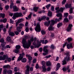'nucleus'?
I'll return each instance as SVG.
<instances>
[{
	"label": "nucleus",
	"mask_w": 74,
	"mask_h": 74,
	"mask_svg": "<svg viewBox=\"0 0 74 74\" xmlns=\"http://www.w3.org/2000/svg\"><path fill=\"white\" fill-rule=\"evenodd\" d=\"M10 23H14V21H12V20L11 19H10Z\"/></svg>",
	"instance_id": "obj_61"
},
{
	"label": "nucleus",
	"mask_w": 74,
	"mask_h": 74,
	"mask_svg": "<svg viewBox=\"0 0 74 74\" xmlns=\"http://www.w3.org/2000/svg\"><path fill=\"white\" fill-rule=\"evenodd\" d=\"M70 69V67L69 66H68L66 68H65V67H64V68H62V70H63V71L64 72H66V70H68V69Z\"/></svg>",
	"instance_id": "obj_14"
},
{
	"label": "nucleus",
	"mask_w": 74,
	"mask_h": 74,
	"mask_svg": "<svg viewBox=\"0 0 74 74\" xmlns=\"http://www.w3.org/2000/svg\"><path fill=\"white\" fill-rule=\"evenodd\" d=\"M8 56L7 55H4L3 56V57L2 56H0V60H4L5 59H7L8 58Z\"/></svg>",
	"instance_id": "obj_10"
},
{
	"label": "nucleus",
	"mask_w": 74,
	"mask_h": 74,
	"mask_svg": "<svg viewBox=\"0 0 74 74\" xmlns=\"http://www.w3.org/2000/svg\"><path fill=\"white\" fill-rule=\"evenodd\" d=\"M47 48L48 47L47 46H45L43 47V50L45 52V53H48V49H47Z\"/></svg>",
	"instance_id": "obj_12"
},
{
	"label": "nucleus",
	"mask_w": 74,
	"mask_h": 74,
	"mask_svg": "<svg viewBox=\"0 0 74 74\" xmlns=\"http://www.w3.org/2000/svg\"><path fill=\"white\" fill-rule=\"evenodd\" d=\"M21 60L22 62H23V63H25V62H26L27 60L26 58H23V59H22Z\"/></svg>",
	"instance_id": "obj_28"
},
{
	"label": "nucleus",
	"mask_w": 74,
	"mask_h": 74,
	"mask_svg": "<svg viewBox=\"0 0 74 74\" xmlns=\"http://www.w3.org/2000/svg\"><path fill=\"white\" fill-rule=\"evenodd\" d=\"M66 40L69 43L70 42H71V41H73V39L71 37L68 38L67 39H66Z\"/></svg>",
	"instance_id": "obj_23"
},
{
	"label": "nucleus",
	"mask_w": 74,
	"mask_h": 74,
	"mask_svg": "<svg viewBox=\"0 0 74 74\" xmlns=\"http://www.w3.org/2000/svg\"><path fill=\"white\" fill-rule=\"evenodd\" d=\"M51 23L50 25L53 26L55 25V21L53 20H51Z\"/></svg>",
	"instance_id": "obj_27"
},
{
	"label": "nucleus",
	"mask_w": 74,
	"mask_h": 74,
	"mask_svg": "<svg viewBox=\"0 0 74 74\" xmlns=\"http://www.w3.org/2000/svg\"><path fill=\"white\" fill-rule=\"evenodd\" d=\"M22 28V27L21 26H18V27L16 28V30L19 32H21V29Z\"/></svg>",
	"instance_id": "obj_21"
},
{
	"label": "nucleus",
	"mask_w": 74,
	"mask_h": 74,
	"mask_svg": "<svg viewBox=\"0 0 74 74\" xmlns=\"http://www.w3.org/2000/svg\"><path fill=\"white\" fill-rule=\"evenodd\" d=\"M46 64L47 66H51V62L49 61L47 62L46 63Z\"/></svg>",
	"instance_id": "obj_34"
},
{
	"label": "nucleus",
	"mask_w": 74,
	"mask_h": 74,
	"mask_svg": "<svg viewBox=\"0 0 74 74\" xmlns=\"http://www.w3.org/2000/svg\"><path fill=\"white\" fill-rule=\"evenodd\" d=\"M51 10L53 11H55V9H54V7L53 6H52L51 8Z\"/></svg>",
	"instance_id": "obj_56"
},
{
	"label": "nucleus",
	"mask_w": 74,
	"mask_h": 74,
	"mask_svg": "<svg viewBox=\"0 0 74 74\" xmlns=\"http://www.w3.org/2000/svg\"><path fill=\"white\" fill-rule=\"evenodd\" d=\"M14 3L13 2H12L10 4V8H12V6L14 5Z\"/></svg>",
	"instance_id": "obj_43"
},
{
	"label": "nucleus",
	"mask_w": 74,
	"mask_h": 74,
	"mask_svg": "<svg viewBox=\"0 0 74 74\" xmlns=\"http://www.w3.org/2000/svg\"><path fill=\"white\" fill-rule=\"evenodd\" d=\"M35 67L36 69L39 68V66H38V64H36Z\"/></svg>",
	"instance_id": "obj_55"
},
{
	"label": "nucleus",
	"mask_w": 74,
	"mask_h": 74,
	"mask_svg": "<svg viewBox=\"0 0 74 74\" xmlns=\"http://www.w3.org/2000/svg\"><path fill=\"white\" fill-rule=\"evenodd\" d=\"M63 25V23H59L57 24V27L58 28H59L60 27L62 26Z\"/></svg>",
	"instance_id": "obj_22"
},
{
	"label": "nucleus",
	"mask_w": 74,
	"mask_h": 74,
	"mask_svg": "<svg viewBox=\"0 0 74 74\" xmlns=\"http://www.w3.org/2000/svg\"><path fill=\"white\" fill-rule=\"evenodd\" d=\"M23 19L22 18H21L19 20H18V21L19 22V23H21V22H22V21H23Z\"/></svg>",
	"instance_id": "obj_41"
},
{
	"label": "nucleus",
	"mask_w": 74,
	"mask_h": 74,
	"mask_svg": "<svg viewBox=\"0 0 74 74\" xmlns=\"http://www.w3.org/2000/svg\"><path fill=\"white\" fill-rule=\"evenodd\" d=\"M50 57H51V55H48V56H46L45 58H50Z\"/></svg>",
	"instance_id": "obj_54"
},
{
	"label": "nucleus",
	"mask_w": 74,
	"mask_h": 74,
	"mask_svg": "<svg viewBox=\"0 0 74 74\" xmlns=\"http://www.w3.org/2000/svg\"><path fill=\"white\" fill-rule=\"evenodd\" d=\"M28 36L25 35L24 36V38L23 39L22 43L23 44V47L25 49L27 48V49H28V48H29L31 45L30 41L28 40L27 43L26 42V40L28 39Z\"/></svg>",
	"instance_id": "obj_1"
},
{
	"label": "nucleus",
	"mask_w": 74,
	"mask_h": 74,
	"mask_svg": "<svg viewBox=\"0 0 74 74\" xmlns=\"http://www.w3.org/2000/svg\"><path fill=\"white\" fill-rule=\"evenodd\" d=\"M24 55H25V53H22V54H19L20 56L18 58L17 61L19 62L21 60H22L23 59V57Z\"/></svg>",
	"instance_id": "obj_9"
},
{
	"label": "nucleus",
	"mask_w": 74,
	"mask_h": 74,
	"mask_svg": "<svg viewBox=\"0 0 74 74\" xmlns=\"http://www.w3.org/2000/svg\"><path fill=\"white\" fill-rule=\"evenodd\" d=\"M20 26H24V24L22 23H20L19 24Z\"/></svg>",
	"instance_id": "obj_62"
},
{
	"label": "nucleus",
	"mask_w": 74,
	"mask_h": 74,
	"mask_svg": "<svg viewBox=\"0 0 74 74\" xmlns=\"http://www.w3.org/2000/svg\"><path fill=\"white\" fill-rule=\"evenodd\" d=\"M66 45V47H67V48L68 49H70V48H73V47L72 45V43H71L70 44H68V42H66L64 44H63V48H64V47Z\"/></svg>",
	"instance_id": "obj_3"
},
{
	"label": "nucleus",
	"mask_w": 74,
	"mask_h": 74,
	"mask_svg": "<svg viewBox=\"0 0 74 74\" xmlns=\"http://www.w3.org/2000/svg\"><path fill=\"white\" fill-rule=\"evenodd\" d=\"M50 48L52 49H55V46L53 45H51V46L50 47Z\"/></svg>",
	"instance_id": "obj_38"
},
{
	"label": "nucleus",
	"mask_w": 74,
	"mask_h": 74,
	"mask_svg": "<svg viewBox=\"0 0 74 74\" xmlns=\"http://www.w3.org/2000/svg\"><path fill=\"white\" fill-rule=\"evenodd\" d=\"M38 9V7H35L33 8V10L35 12H37Z\"/></svg>",
	"instance_id": "obj_30"
},
{
	"label": "nucleus",
	"mask_w": 74,
	"mask_h": 74,
	"mask_svg": "<svg viewBox=\"0 0 74 74\" xmlns=\"http://www.w3.org/2000/svg\"><path fill=\"white\" fill-rule=\"evenodd\" d=\"M50 6H51V4H49L46 6V7L47 9H49V8L50 7Z\"/></svg>",
	"instance_id": "obj_48"
},
{
	"label": "nucleus",
	"mask_w": 74,
	"mask_h": 74,
	"mask_svg": "<svg viewBox=\"0 0 74 74\" xmlns=\"http://www.w3.org/2000/svg\"><path fill=\"white\" fill-rule=\"evenodd\" d=\"M45 16H44L43 17H42L41 18H39L38 21L40 22H41V21H42L43 19H45Z\"/></svg>",
	"instance_id": "obj_26"
},
{
	"label": "nucleus",
	"mask_w": 74,
	"mask_h": 74,
	"mask_svg": "<svg viewBox=\"0 0 74 74\" xmlns=\"http://www.w3.org/2000/svg\"><path fill=\"white\" fill-rule=\"evenodd\" d=\"M27 69L25 72V74H29V71L30 70H29V69H30V66L29 65H27L26 67Z\"/></svg>",
	"instance_id": "obj_11"
},
{
	"label": "nucleus",
	"mask_w": 74,
	"mask_h": 74,
	"mask_svg": "<svg viewBox=\"0 0 74 74\" xmlns=\"http://www.w3.org/2000/svg\"><path fill=\"white\" fill-rule=\"evenodd\" d=\"M51 23V21H49L48 22H46L44 23V25L45 26H48L49 25V24Z\"/></svg>",
	"instance_id": "obj_19"
},
{
	"label": "nucleus",
	"mask_w": 74,
	"mask_h": 74,
	"mask_svg": "<svg viewBox=\"0 0 74 74\" xmlns=\"http://www.w3.org/2000/svg\"><path fill=\"white\" fill-rule=\"evenodd\" d=\"M9 35L13 37V36H15V34L13 32H10L9 33Z\"/></svg>",
	"instance_id": "obj_31"
},
{
	"label": "nucleus",
	"mask_w": 74,
	"mask_h": 74,
	"mask_svg": "<svg viewBox=\"0 0 74 74\" xmlns=\"http://www.w3.org/2000/svg\"><path fill=\"white\" fill-rule=\"evenodd\" d=\"M41 64L42 65V69H43V71H46L47 69H46V68H45V62L44 61H42Z\"/></svg>",
	"instance_id": "obj_8"
},
{
	"label": "nucleus",
	"mask_w": 74,
	"mask_h": 74,
	"mask_svg": "<svg viewBox=\"0 0 74 74\" xmlns=\"http://www.w3.org/2000/svg\"><path fill=\"white\" fill-rule=\"evenodd\" d=\"M68 16V13H66L64 14V16L65 18H67Z\"/></svg>",
	"instance_id": "obj_47"
},
{
	"label": "nucleus",
	"mask_w": 74,
	"mask_h": 74,
	"mask_svg": "<svg viewBox=\"0 0 74 74\" xmlns=\"http://www.w3.org/2000/svg\"><path fill=\"white\" fill-rule=\"evenodd\" d=\"M65 7L66 8H71V4H70L69 5L68 4V3H67L65 5Z\"/></svg>",
	"instance_id": "obj_17"
},
{
	"label": "nucleus",
	"mask_w": 74,
	"mask_h": 74,
	"mask_svg": "<svg viewBox=\"0 0 74 74\" xmlns=\"http://www.w3.org/2000/svg\"><path fill=\"white\" fill-rule=\"evenodd\" d=\"M41 33H42V35H44V34H45V32L44 30H42L41 32Z\"/></svg>",
	"instance_id": "obj_46"
},
{
	"label": "nucleus",
	"mask_w": 74,
	"mask_h": 74,
	"mask_svg": "<svg viewBox=\"0 0 74 74\" xmlns=\"http://www.w3.org/2000/svg\"><path fill=\"white\" fill-rule=\"evenodd\" d=\"M56 67H56L57 70H56V71H58V69H59L60 67V63H58L57 64Z\"/></svg>",
	"instance_id": "obj_25"
},
{
	"label": "nucleus",
	"mask_w": 74,
	"mask_h": 74,
	"mask_svg": "<svg viewBox=\"0 0 74 74\" xmlns=\"http://www.w3.org/2000/svg\"><path fill=\"white\" fill-rule=\"evenodd\" d=\"M1 16L3 18H4L5 17V14L4 13H1L0 14Z\"/></svg>",
	"instance_id": "obj_35"
},
{
	"label": "nucleus",
	"mask_w": 74,
	"mask_h": 74,
	"mask_svg": "<svg viewBox=\"0 0 74 74\" xmlns=\"http://www.w3.org/2000/svg\"><path fill=\"white\" fill-rule=\"evenodd\" d=\"M52 12L50 11L48 12V16H50V17H51L52 16Z\"/></svg>",
	"instance_id": "obj_32"
},
{
	"label": "nucleus",
	"mask_w": 74,
	"mask_h": 74,
	"mask_svg": "<svg viewBox=\"0 0 74 74\" xmlns=\"http://www.w3.org/2000/svg\"><path fill=\"white\" fill-rule=\"evenodd\" d=\"M25 30L26 32H29V28L28 27H26Z\"/></svg>",
	"instance_id": "obj_57"
},
{
	"label": "nucleus",
	"mask_w": 74,
	"mask_h": 74,
	"mask_svg": "<svg viewBox=\"0 0 74 74\" xmlns=\"http://www.w3.org/2000/svg\"><path fill=\"white\" fill-rule=\"evenodd\" d=\"M35 30L36 32H40L41 30V28H40V23H38L37 24L35 28Z\"/></svg>",
	"instance_id": "obj_5"
},
{
	"label": "nucleus",
	"mask_w": 74,
	"mask_h": 74,
	"mask_svg": "<svg viewBox=\"0 0 74 74\" xmlns=\"http://www.w3.org/2000/svg\"><path fill=\"white\" fill-rule=\"evenodd\" d=\"M69 22V20H68V18H65L64 19V22L65 23H67Z\"/></svg>",
	"instance_id": "obj_33"
},
{
	"label": "nucleus",
	"mask_w": 74,
	"mask_h": 74,
	"mask_svg": "<svg viewBox=\"0 0 74 74\" xmlns=\"http://www.w3.org/2000/svg\"><path fill=\"white\" fill-rule=\"evenodd\" d=\"M14 71H18L17 67H15L14 69Z\"/></svg>",
	"instance_id": "obj_64"
},
{
	"label": "nucleus",
	"mask_w": 74,
	"mask_h": 74,
	"mask_svg": "<svg viewBox=\"0 0 74 74\" xmlns=\"http://www.w3.org/2000/svg\"><path fill=\"white\" fill-rule=\"evenodd\" d=\"M13 10L14 12H17L18 11V8H17V7L16 6H13Z\"/></svg>",
	"instance_id": "obj_16"
},
{
	"label": "nucleus",
	"mask_w": 74,
	"mask_h": 74,
	"mask_svg": "<svg viewBox=\"0 0 74 74\" xmlns=\"http://www.w3.org/2000/svg\"><path fill=\"white\" fill-rule=\"evenodd\" d=\"M7 40L8 41V42H11V41H12L11 38L10 37V36H8L7 37Z\"/></svg>",
	"instance_id": "obj_29"
},
{
	"label": "nucleus",
	"mask_w": 74,
	"mask_h": 74,
	"mask_svg": "<svg viewBox=\"0 0 74 74\" xmlns=\"http://www.w3.org/2000/svg\"><path fill=\"white\" fill-rule=\"evenodd\" d=\"M14 33L16 35H18L19 34V32L17 31H16L15 32H14Z\"/></svg>",
	"instance_id": "obj_60"
},
{
	"label": "nucleus",
	"mask_w": 74,
	"mask_h": 74,
	"mask_svg": "<svg viewBox=\"0 0 74 74\" xmlns=\"http://www.w3.org/2000/svg\"><path fill=\"white\" fill-rule=\"evenodd\" d=\"M6 59L8 60V61L9 62H10L11 61V58H8L7 59Z\"/></svg>",
	"instance_id": "obj_53"
},
{
	"label": "nucleus",
	"mask_w": 74,
	"mask_h": 74,
	"mask_svg": "<svg viewBox=\"0 0 74 74\" xmlns=\"http://www.w3.org/2000/svg\"><path fill=\"white\" fill-rule=\"evenodd\" d=\"M10 66L8 65H5L3 66V69H4V68L6 69V68H10Z\"/></svg>",
	"instance_id": "obj_36"
},
{
	"label": "nucleus",
	"mask_w": 74,
	"mask_h": 74,
	"mask_svg": "<svg viewBox=\"0 0 74 74\" xmlns=\"http://www.w3.org/2000/svg\"><path fill=\"white\" fill-rule=\"evenodd\" d=\"M7 22V19L4 18V19H3V23H5Z\"/></svg>",
	"instance_id": "obj_59"
},
{
	"label": "nucleus",
	"mask_w": 74,
	"mask_h": 74,
	"mask_svg": "<svg viewBox=\"0 0 74 74\" xmlns=\"http://www.w3.org/2000/svg\"><path fill=\"white\" fill-rule=\"evenodd\" d=\"M41 40H40V41H39V40H37V44H40V43H41Z\"/></svg>",
	"instance_id": "obj_45"
},
{
	"label": "nucleus",
	"mask_w": 74,
	"mask_h": 74,
	"mask_svg": "<svg viewBox=\"0 0 74 74\" xmlns=\"http://www.w3.org/2000/svg\"><path fill=\"white\" fill-rule=\"evenodd\" d=\"M5 42H3L1 44V47H5V45L6 44Z\"/></svg>",
	"instance_id": "obj_39"
},
{
	"label": "nucleus",
	"mask_w": 74,
	"mask_h": 74,
	"mask_svg": "<svg viewBox=\"0 0 74 74\" xmlns=\"http://www.w3.org/2000/svg\"><path fill=\"white\" fill-rule=\"evenodd\" d=\"M5 7L6 10H8V9L9 8V6H8V5H6L5 6Z\"/></svg>",
	"instance_id": "obj_49"
},
{
	"label": "nucleus",
	"mask_w": 74,
	"mask_h": 74,
	"mask_svg": "<svg viewBox=\"0 0 74 74\" xmlns=\"http://www.w3.org/2000/svg\"><path fill=\"white\" fill-rule=\"evenodd\" d=\"M52 26L53 25H50L48 29L49 31H50V30H53V27Z\"/></svg>",
	"instance_id": "obj_20"
},
{
	"label": "nucleus",
	"mask_w": 74,
	"mask_h": 74,
	"mask_svg": "<svg viewBox=\"0 0 74 74\" xmlns=\"http://www.w3.org/2000/svg\"><path fill=\"white\" fill-rule=\"evenodd\" d=\"M12 73V71L11 70L8 71V73L9 74H11Z\"/></svg>",
	"instance_id": "obj_40"
},
{
	"label": "nucleus",
	"mask_w": 74,
	"mask_h": 74,
	"mask_svg": "<svg viewBox=\"0 0 74 74\" xmlns=\"http://www.w3.org/2000/svg\"><path fill=\"white\" fill-rule=\"evenodd\" d=\"M14 15L16 18H18V17H22L23 16L22 14L21 13L16 12L14 13Z\"/></svg>",
	"instance_id": "obj_7"
},
{
	"label": "nucleus",
	"mask_w": 74,
	"mask_h": 74,
	"mask_svg": "<svg viewBox=\"0 0 74 74\" xmlns=\"http://www.w3.org/2000/svg\"><path fill=\"white\" fill-rule=\"evenodd\" d=\"M65 2H66V0H64L62 1V4L63 5V4H65Z\"/></svg>",
	"instance_id": "obj_52"
},
{
	"label": "nucleus",
	"mask_w": 74,
	"mask_h": 74,
	"mask_svg": "<svg viewBox=\"0 0 74 74\" xmlns=\"http://www.w3.org/2000/svg\"><path fill=\"white\" fill-rule=\"evenodd\" d=\"M59 9V7L56 8L55 10L56 11V13H59V12H63V10H64V8H61Z\"/></svg>",
	"instance_id": "obj_4"
},
{
	"label": "nucleus",
	"mask_w": 74,
	"mask_h": 74,
	"mask_svg": "<svg viewBox=\"0 0 74 74\" xmlns=\"http://www.w3.org/2000/svg\"><path fill=\"white\" fill-rule=\"evenodd\" d=\"M70 61V56H67L66 57H65L64 59L62 61L63 62L62 65H64V64H67L66 62H69Z\"/></svg>",
	"instance_id": "obj_2"
},
{
	"label": "nucleus",
	"mask_w": 74,
	"mask_h": 74,
	"mask_svg": "<svg viewBox=\"0 0 74 74\" xmlns=\"http://www.w3.org/2000/svg\"><path fill=\"white\" fill-rule=\"evenodd\" d=\"M69 27H68L66 29L67 31L68 32H69V31L71 30V27L73 26V25H72V24H69Z\"/></svg>",
	"instance_id": "obj_15"
},
{
	"label": "nucleus",
	"mask_w": 74,
	"mask_h": 74,
	"mask_svg": "<svg viewBox=\"0 0 74 74\" xmlns=\"http://www.w3.org/2000/svg\"><path fill=\"white\" fill-rule=\"evenodd\" d=\"M60 18H59L58 19L56 18L55 19V21L56 22H57V21H58V22H59V21H60Z\"/></svg>",
	"instance_id": "obj_51"
},
{
	"label": "nucleus",
	"mask_w": 74,
	"mask_h": 74,
	"mask_svg": "<svg viewBox=\"0 0 74 74\" xmlns=\"http://www.w3.org/2000/svg\"><path fill=\"white\" fill-rule=\"evenodd\" d=\"M16 49L14 50L15 53L18 54L20 53V52H19V49L21 48V46L19 45H16Z\"/></svg>",
	"instance_id": "obj_6"
},
{
	"label": "nucleus",
	"mask_w": 74,
	"mask_h": 74,
	"mask_svg": "<svg viewBox=\"0 0 74 74\" xmlns=\"http://www.w3.org/2000/svg\"><path fill=\"white\" fill-rule=\"evenodd\" d=\"M73 7H71L70 8V10H69V12L70 14H72V13H73Z\"/></svg>",
	"instance_id": "obj_37"
},
{
	"label": "nucleus",
	"mask_w": 74,
	"mask_h": 74,
	"mask_svg": "<svg viewBox=\"0 0 74 74\" xmlns=\"http://www.w3.org/2000/svg\"><path fill=\"white\" fill-rule=\"evenodd\" d=\"M8 71H7V69H5L3 71V73L4 74H6L7 73V72Z\"/></svg>",
	"instance_id": "obj_50"
},
{
	"label": "nucleus",
	"mask_w": 74,
	"mask_h": 74,
	"mask_svg": "<svg viewBox=\"0 0 74 74\" xmlns=\"http://www.w3.org/2000/svg\"><path fill=\"white\" fill-rule=\"evenodd\" d=\"M31 17H32V13H31L28 15V18H29V19H31Z\"/></svg>",
	"instance_id": "obj_42"
},
{
	"label": "nucleus",
	"mask_w": 74,
	"mask_h": 74,
	"mask_svg": "<svg viewBox=\"0 0 74 74\" xmlns=\"http://www.w3.org/2000/svg\"><path fill=\"white\" fill-rule=\"evenodd\" d=\"M36 59L35 58L33 60V63H36Z\"/></svg>",
	"instance_id": "obj_58"
},
{
	"label": "nucleus",
	"mask_w": 74,
	"mask_h": 74,
	"mask_svg": "<svg viewBox=\"0 0 74 74\" xmlns=\"http://www.w3.org/2000/svg\"><path fill=\"white\" fill-rule=\"evenodd\" d=\"M56 16L57 17H60V20H61L62 18V14L60 13H59L56 14Z\"/></svg>",
	"instance_id": "obj_13"
},
{
	"label": "nucleus",
	"mask_w": 74,
	"mask_h": 74,
	"mask_svg": "<svg viewBox=\"0 0 74 74\" xmlns=\"http://www.w3.org/2000/svg\"><path fill=\"white\" fill-rule=\"evenodd\" d=\"M4 42V39L2 38L0 40V42H1V43H2L3 42Z\"/></svg>",
	"instance_id": "obj_44"
},
{
	"label": "nucleus",
	"mask_w": 74,
	"mask_h": 74,
	"mask_svg": "<svg viewBox=\"0 0 74 74\" xmlns=\"http://www.w3.org/2000/svg\"><path fill=\"white\" fill-rule=\"evenodd\" d=\"M26 56L27 57H28V60L29 61H31L32 60V57L30 56L28 54H27L26 55Z\"/></svg>",
	"instance_id": "obj_24"
},
{
	"label": "nucleus",
	"mask_w": 74,
	"mask_h": 74,
	"mask_svg": "<svg viewBox=\"0 0 74 74\" xmlns=\"http://www.w3.org/2000/svg\"><path fill=\"white\" fill-rule=\"evenodd\" d=\"M54 35H55V34H53V33H51V37L53 38V37H54Z\"/></svg>",
	"instance_id": "obj_63"
},
{
	"label": "nucleus",
	"mask_w": 74,
	"mask_h": 74,
	"mask_svg": "<svg viewBox=\"0 0 74 74\" xmlns=\"http://www.w3.org/2000/svg\"><path fill=\"white\" fill-rule=\"evenodd\" d=\"M32 44L33 45H34V48H39V47L40 46V44H39V46L38 45H36V42L34 41V42H33Z\"/></svg>",
	"instance_id": "obj_18"
}]
</instances>
